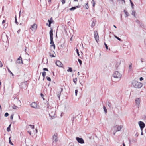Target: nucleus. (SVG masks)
<instances>
[{
    "label": "nucleus",
    "instance_id": "nucleus-1",
    "mask_svg": "<svg viewBox=\"0 0 146 146\" xmlns=\"http://www.w3.org/2000/svg\"><path fill=\"white\" fill-rule=\"evenodd\" d=\"M132 84L133 87L137 89H140L143 85L142 83L136 81H133Z\"/></svg>",
    "mask_w": 146,
    "mask_h": 146
},
{
    "label": "nucleus",
    "instance_id": "nucleus-2",
    "mask_svg": "<svg viewBox=\"0 0 146 146\" xmlns=\"http://www.w3.org/2000/svg\"><path fill=\"white\" fill-rule=\"evenodd\" d=\"M121 75L118 71H115L113 74V77L116 78H120L121 77Z\"/></svg>",
    "mask_w": 146,
    "mask_h": 146
},
{
    "label": "nucleus",
    "instance_id": "nucleus-3",
    "mask_svg": "<svg viewBox=\"0 0 146 146\" xmlns=\"http://www.w3.org/2000/svg\"><path fill=\"white\" fill-rule=\"evenodd\" d=\"M2 38L3 41L4 42H6L8 41V36L5 33H4L2 34Z\"/></svg>",
    "mask_w": 146,
    "mask_h": 146
},
{
    "label": "nucleus",
    "instance_id": "nucleus-4",
    "mask_svg": "<svg viewBox=\"0 0 146 146\" xmlns=\"http://www.w3.org/2000/svg\"><path fill=\"white\" fill-rule=\"evenodd\" d=\"M50 35V44H54L53 41V30L52 29H51V30L49 32Z\"/></svg>",
    "mask_w": 146,
    "mask_h": 146
},
{
    "label": "nucleus",
    "instance_id": "nucleus-5",
    "mask_svg": "<svg viewBox=\"0 0 146 146\" xmlns=\"http://www.w3.org/2000/svg\"><path fill=\"white\" fill-rule=\"evenodd\" d=\"M55 110L54 108H52V110H50L48 111L50 116L51 117H54L55 115Z\"/></svg>",
    "mask_w": 146,
    "mask_h": 146
},
{
    "label": "nucleus",
    "instance_id": "nucleus-6",
    "mask_svg": "<svg viewBox=\"0 0 146 146\" xmlns=\"http://www.w3.org/2000/svg\"><path fill=\"white\" fill-rule=\"evenodd\" d=\"M37 28V25L35 23L31 25V27L30 28V29L32 30L33 32H35L36 31Z\"/></svg>",
    "mask_w": 146,
    "mask_h": 146
},
{
    "label": "nucleus",
    "instance_id": "nucleus-7",
    "mask_svg": "<svg viewBox=\"0 0 146 146\" xmlns=\"http://www.w3.org/2000/svg\"><path fill=\"white\" fill-rule=\"evenodd\" d=\"M138 124L140 127L141 130L142 131L143 129L145 127L144 123L142 121H140L138 122Z\"/></svg>",
    "mask_w": 146,
    "mask_h": 146
},
{
    "label": "nucleus",
    "instance_id": "nucleus-8",
    "mask_svg": "<svg viewBox=\"0 0 146 146\" xmlns=\"http://www.w3.org/2000/svg\"><path fill=\"white\" fill-rule=\"evenodd\" d=\"M135 102L136 103V106L139 108L140 106V98H137L135 99Z\"/></svg>",
    "mask_w": 146,
    "mask_h": 146
},
{
    "label": "nucleus",
    "instance_id": "nucleus-9",
    "mask_svg": "<svg viewBox=\"0 0 146 146\" xmlns=\"http://www.w3.org/2000/svg\"><path fill=\"white\" fill-rule=\"evenodd\" d=\"M58 140L57 135L56 134H55L54 135L53 138V143H56Z\"/></svg>",
    "mask_w": 146,
    "mask_h": 146
},
{
    "label": "nucleus",
    "instance_id": "nucleus-10",
    "mask_svg": "<svg viewBox=\"0 0 146 146\" xmlns=\"http://www.w3.org/2000/svg\"><path fill=\"white\" fill-rule=\"evenodd\" d=\"M76 139L79 143L81 144H83L84 143V141L82 138H80L78 137H76Z\"/></svg>",
    "mask_w": 146,
    "mask_h": 146
},
{
    "label": "nucleus",
    "instance_id": "nucleus-11",
    "mask_svg": "<svg viewBox=\"0 0 146 146\" xmlns=\"http://www.w3.org/2000/svg\"><path fill=\"white\" fill-rule=\"evenodd\" d=\"M94 35L96 40L98 42V40H99V36L96 31L94 32Z\"/></svg>",
    "mask_w": 146,
    "mask_h": 146
},
{
    "label": "nucleus",
    "instance_id": "nucleus-12",
    "mask_svg": "<svg viewBox=\"0 0 146 146\" xmlns=\"http://www.w3.org/2000/svg\"><path fill=\"white\" fill-rule=\"evenodd\" d=\"M63 89L61 88L60 90H58L57 92L56 93V94L57 95L59 99H60V97L61 95V92L62 91Z\"/></svg>",
    "mask_w": 146,
    "mask_h": 146
},
{
    "label": "nucleus",
    "instance_id": "nucleus-13",
    "mask_svg": "<svg viewBox=\"0 0 146 146\" xmlns=\"http://www.w3.org/2000/svg\"><path fill=\"white\" fill-rule=\"evenodd\" d=\"M56 64L57 66L60 67H62L63 66L62 63L59 60L57 61Z\"/></svg>",
    "mask_w": 146,
    "mask_h": 146
},
{
    "label": "nucleus",
    "instance_id": "nucleus-14",
    "mask_svg": "<svg viewBox=\"0 0 146 146\" xmlns=\"http://www.w3.org/2000/svg\"><path fill=\"white\" fill-rule=\"evenodd\" d=\"M31 106L34 108H36L37 107L36 104L35 102H33L31 104Z\"/></svg>",
    "mask_w": 146,
    "mask_h": 146
},
{
    "label": "nucleus",
    "instance_id": "nucleus-15",
    "mask_svg": "<svg viewBox=\"0 0 146 146\" xmlns=\"http://www.w3.org/2000/svg\"><path fill=\"white\" fill-rule=\"evenodd\" d=\"M17 63L19 64L22 63V60L21 57L20 56L19 57L17 60Z\"/></svg>",
    "mask_w": 146,
    "mask_h": 146
},
{
    "label": "nucleus",
    "instance_id": "nucleus-16",
    "mask_svg": "<svg viewBox=\"0 0 146 146\" xmlns=\"http://www.w3.org/2000/svg\"><path fill=\"white\" fill-rule=\"evenodd\" d=\"M123 126L122 125H120L118 126L117 129V131H120L121 129L123 128Z\"/></svg>",
    "mask_w": 146,
    "mask_h": 146
},
{
    "label": "nucleus",
    "instance_id": "nucleus-17",
    "mask_svg": "<svg viewBox=\"0 0 146 146\" xmlns=\"http://www.w3.org/2000/svg\"><path fill=\"white\" fill-rule=\"evenodd\" d=\"M48 21L49 23L48 26L49 27H50L51 26L50 25H51V24L52 23V22L53 21L52 20V17H51L50 19V20H48Z\"/></svg>",
    "mask_w": 146,
    "mask_h": 146
},
{
    "label": "nucleus",
    "instance_id": "nucleus-18",
    "mask_svg": "<svg viewBox=\"0 0 146 146\" xmlns=\"http://www.w3.org/2000/svg\"><path fill=\"white\" fill-rule=\"evenodd\" d=\"M121 63V62L120 60H118L116 64V66L117 68L119 66L120 64Z\"/></svg>",
    "mask_w": 146,
    "mask_h": 146
},
{
    "label": "nucleus",
    "instance_id": "nucleus-19",
    "mask_svg": "<svg viewBox=\"0 0 146 146\" xmlns=\"http://www.w3.org/2000/svg\"><path fill=\"white\" fill-rule=\"evenodd\" d=\"M80 7H78V6H76V7H73L69 9L70 10V11H73L74 10L76 9V8H79Z\"/></svg>",
    "mask_w": 146,
    "mask_h": 146
},
{
    "label": "nucleus",
    "instance_id": "nucleus-20",
    "mask_svg": "<svg viewBox=\"0 0 146 146\" xmlns=\"http://www.w3.org/2000/svg\"><path fill=\"white\" fill-rule=\"evenodd\" d=\"M13 109L14 110H17L19 108L18 106H17L15 105H13L12 107Z\"/></svg>",
    "mask_w": 146,
    "mask_h": 146
},
{
    "label": "nucleus",
    "instance_id": "nucleus-21",
    "mask_svg": "<svg viewBox=\"0 0 146 146\" xmlns=\"http://www.w3.org/2000/svg\"><path fill=\"white\" fill-rule=\"evenodd\" d=\"M17 105L18 106H20L21 105V101L18 100H17Z\"/></svg>",
    "mask_w": 146,
    "mask_h": 146
},
{
    "label": "nucleus",
    "instance_id": "nucleus-22",
    "mask_svg": "<svg viewBox=\"0 0 146 146\" xmlns=\"http://www.w3.org/2000/svg\"><path fill=\"white\" fill-rule=\"evenodd\" d=\"M124 12L125 14L126 15V17H127L129 16V15L127 12V11H126V10H124Z\"/></svg>",
    "mask_w": 146,
    "mask_h": 146
},
{
    "label": "nucleus",
    "instance_id": "nucleus-23",
    "mask_svg": "<svg viewBox=\"0 0 146 146\" xmlns=\"http://www.w3.org/2000/svg\"><path fill=\"white\" fill-rule=\"evenodd\" d=\"M103 107L105 113H106L107 112L106 108L105 106H103Z\"/></svg>",
    "mask_w": 146,
    "mask_h": 146
},
{
    "label": "nucleus",
    "instance_id": "nucleus-24",
    "mask_svg": "<svg viewBox=\"0 0 146 146\" xmlns=\"http://www.w3.org/2000/svg\"><path fill=\"white\" fill-rule=\"evenodd\" d=\"M48 111L50 110H52V108H52L50 106H48Z\"/></svg>",
    "mask_w": 146,
    "mask_h": 146
},
{
    "label": "nucleus",
    "instance_id": "nucleus-25",
    "mask_svg": "<svg viewBox=\"0 0 146 146\" xmlns=\"http://www.w3.org/2000/svg\"><path fill=\"white\" fill-rule=\"evenodd\" d=\"M135 13H136L135 11L134 10H133L132 11L131 14L134 17H135Z\"/></svg>",
    "mask_w": 146,
    "mask_h": 146
},
{
    "label": "nucleus",
    "instance_id": "nucleus-26",
    "mask_svg": "<svg viewBox=\"0 0 146 146\" xmlns=\"http://www.w3.org/2000/svg\"><path fill=\"white\" fill-rule=\"evenodd\" d=\"M11 125V124L9 126V127L7 128V130L8 132H9L10 131V127Z\"/></svg>",
    "mask_w": 146,
    "mask_h": 146
},
{
    "label": "nucleus",
    "instance_id": "nucleus-27",
    "mask_svg": "<svg viewBox=\"0 0 146 146\" xmlns=\"http://www.w3.org/2000/svg\"><path fill=\"white\" fill-rule=\"evenodd\" d=\"M77 79L76 78H75L73 79V81L76 85V81H77Z\"/></svg>",
    "mask_w": 146,
    "mask_h": 146
},
{
    "label": "nucleus",
    "instance_id": "nucleus-28",
    "mask_svg": "<svg viewBox=\"0 0 146 146\" xmlns=\"http://www.w3.org/2000/svg\"><path fill=\"white\" fill-rule=\"evenodd\" d=\"M92 3L93 4V7H94L96 4V2L94 0H92Z\"/></svg>",
    "mask_w": 146,
    "mask_h": 146
},
{
    "label": "nucleus",
    "instance_id": "nucleus-29",
    "mask_svg": "<svg viewBox=\"0 0 146 146\" xmlns=\"http://www.w3.org/2000/svg\"><path fill=\"white\" fill-rule=\"evenodd\" d=\"M67 71L68 72H72V68L71 67H69V69L67 70Z\"/></svg>",
    "mask_w": 146,
    "mask_h": 146
},
{
    "label": "nucleus",
    "instance_id": "nucleus-30",
    "mask_svg": "<svg viewBox=\"0 0 146 146\" xmlns=\"http://www.w3.org/2000/svg\"><path fill=\"white\" fill-rule=\"evenodd\" d=\"M51 48L52 47L53 48V49L54 50L55 49V46L54 44H51Z\"/></svg>",
    "mask_w": 146,
    "mask_h": 146
},
{
    "label": "nucleus",
    "instance_id": "nucleus-31",
    "mask_svg": "<svg viewBox=\"0 0 146 146\" xmlns=\"http://www.w3.org/2000/svg\"><path fill=\"white\" fill-rule=\"evenodd\" d=\"M7 68L8 69V71L12 75V76H13V74L12 72L7 67Z\"/></svg>",
    "mask_w": 146,
    "mask_h": 146
},
{
    "label": "nucleus",
    "instance_id": "nucleus-32",
    "mask_svg": "<svg viewBox=\"0 0 146 146\" xmlns=\"http://www.w3.org/2000/svg\"><path fill=\"white\" fill-rule=\"evenodd\" d=\"M130 3H131V7L132 8H133V6L134 5L133 3L132 2V1H131V0H130Z\"/></svg>",
    "mask_w": 146,
    "mask_h": 146
},
{
    "label": "nucleus",
    "instance_id": "nucleus-33",
    "mask_svg": "<svg viewBox=\"0 0 146 146\" xmlns=\"http://www.w3.org/2000/svg\"><path fill=\"white\" fill-rule=\"evenodd\" d=\"M46 72H43L42 73V75L43 76L44 78L46 74Z\"/></svg>",
    "mask_w": 146,
    "mask_h": 146
},
{
    "label": "nucleus",
    "instance_id": "nucleus-34",
    "mask_svg": "<svg viewBox=\"0 0 146 146\" xmlns=\"http://www.w3.org/2000/svg\"><path fill=\"white\" fill-rule=\"evenodd\" d=\"M88 3H86V4L85 6V8L86 9H88Z\"/></svg>",
    "mask_w": 146,
    "mask_h": 146
},
{
    "label": "nucleus",
    "instance_id": "nucleus-35",
    "mask_svg": "<svg viewBox=\"0 0 146 146\" xmlns=\"http://www.w3.org/2000/svg\"><path fill=\"white\" fill-rule=\"evenodd\" d=\"M114 37L116 38H117V39H118V40H119V41H121V40L120 38H119L117 36H116V35H114Z\"/></svg>",
    "mask_w": 146,
    "mask_h": 146
},
{
    "label": "nucleus",
    "instance_id": "nucleus-36",
    "mask_svg": "<svg viewBox=\"0 0 146 146\" xmlns=\"http://www.w3.org/2000/svg\"><path fill=\"white\" fill-rule=\"evenodd\" d=\"M95 25V23L94 22H92V24L91 25V27H93Z\"/></svg>",
    "mask_w": 146,
    "mask_h": 146
},
{
    "label": "nucleus",
    "instance_id": "nucleus-37",
    "mask_svg": "<svg viewBox=\"0 0 146 146\" xmlns=\"http://www.w3.org/2000/svg\"><path fill=\"white\" fill-rule=\"evenodd\" d=\"M62 4H64L65 3V0H60Z\"/></svg>",
    "mask_w": 146,
    "mask_h": 146
},
{
    "label": "nucleus",
    "instance_id": "nucleus-38",
    "mask_svg": "<svg viewBox=\"0 0 146 146\" xmlns=\"http://www.w3.org/2000/svg\"><path fill=\"white\" fill-rule=\"evenodd\" d=\"M129 70L130 71L132 69V64H131L129 66Z\"/></svg>",
    "mask_w": 146,
    "mask_h": 146
},
{
    "label": "nucleus",
    "instance_id": "nucleus-39",
    "mask_svg": "<svg viewBox=\"0 0 146 146\" xmlns=\"http://www.w3.org/2000/svg\"><path fill=\"white\" fill-rule=\"evenodd\" d=\"M46 78H47V80L48 81H51V79H50V77H48L47 76V77H46Z\"/></svg>",
    "mask_w": 146,
    "mask_h": 146
},
{
    "label": "nucleus",
    "instance_id": "nucleus-40",
    "mask_svg": "<svg viewBox=\"0 0 146 146\" xmlns=\"http://www.w3.org/2000/svg\"><path fill=\"white\" fill-rule=\"evenodd\" d=\"M49 54H50V56L51 57H55V56H54L53 54H51V53H50Z\"/></svg>",
    "mask_w": 146,
    "mask_h": 146
},
{
    "label": "nucleus",
    "instance_id": "nucleus-41",
    "mask_svg": "<svg viewBox=\"0 0 146 146\" xmlns=\"http://www.w3.org/2000/svg\"><path fill=\"white\" fill-rule=\"evenodd\" d=\"M29 126L32 129H33L34 128V126L33 125H29Z\"/></svg>",
    "mask_w": 146,
    "mask_h": 146
},
{
    "label": "nucleus",
    "instance_id": "nucleus-42",
    "mask_svg": "<svg viewBox=\"0 0 146 146\" xmlns=\"http://www.w3.org/2000/svg\"><path fill=\"white\" fill-rule=\"evenodd\" d=\"M78 61L79 62L80 64V65H81V64H82V62L81 60L80 59H78Z\"/></svg>",
    "mask_w": 146,
    "mask_h": 146
},
{
    "label": "nucleus",
    "instance_id": "nucleus-43",
    "mask_svg": "<svg viewBox=\"0 0 146 146\" xmlns=\"http://www.w3.org/2000/svg\"><path fill=\"white\" fill-rule=\"evenodd\" d=\"M13 115H14L13 114H12L11 115V116H10V118L11 119H13Z\"/></svg>",
    "mask_w": 146,
    "mask_h": 146
},
{
    "label": "nucleus",
    "instance_id": "nucleus-44",
    "mask_svg": "<svg viewBox=\"0 0 146 146\" xmlns=\"http://www.w3.org/2000/svg\"><path fill=\"white\" fill-rule=\"evenodd\" d=\"M78 92V90L76 89V90H75V95L76 96H77V95Z\"/></svg>",
    "mask_w": 146,
    "mask_h": 146
},
{
    "label": "nucleus",
    "instance_id": "nucleus-45",
    "mask_svg": "<svg viewBox=\"0 0 146 146\" xmlns=\"http://www.w3.org/2000/svg\"><path fill=\"white\" fill-rule=\"evenodd\" d=\"M104 45L105 46L106 48L107 49H108V46H107V44L105 43H104Z\"/></svg>",
    "mask_w": 146,
    "mask_h": 146
},
{
    "label": "nucleus",
    "instance_id": "nucleus-46",
    "mask_svg": "<svg viewBox=\"0 0 146 146\" xmlns=\"http://www.w3.org/2000/svg\"><path fill=\"white\" fill-rule=\"evenodd\" d=\"M4 115L6 117H7L9 115V114L7 113H5Z\"/></svg>",
    "mask_w": 146,
    "mask_h": 146
},
{
    "label": "nucleus",
    "instance_id": "nucleus-47",
    "mask_svg": "<svg viewBox=\"0 0 146 146\" xmlns=\"http://www.w3.org/2000/svg\"><path fill=\"white\" fill-rule=\"evenodd\" d=\"M108 106L110 108L111 106V104H110V102H108Z\"/></svg>",
    "mask_w": 146,
    "mask_h": 146
},
{
    "label": "nucleus",
    "instance_id": "nucleus-48",
    "mask_svg": "<svg viewBox=\"0 0 146 146\" xmlns=\"http://www.w3.org/2000/svg\"><path fill=\"white\" fill-rule=\"evenodd\" d=\"M34 132L35 133H37L38 131L36 129H35Z\"/></svg>",
    "mask_w": 146,
    "mask_h": 146
},
{
    "label": "nucleus",
    "instance_id": "nucleus-49",
    "mask_svg": "<svg viewBox=\"0 0 146 146\" xmlns=\"http://www.w3.org/2000/svg\"><path fill=\"white\" fill-rule=\"evenodd\" d=\"M76 52H77L78 56H79L80 54H79V53L78 52V49H76Z\"/></svg>",
    "mask_w": 146,
    "mask_h": 146
},
{
    "label": "nucleus",
    "instance_id": "nucleus-50",
    "mask_svg": "<svg viewBox=\"0 0 146 146\" xmlns=\"http://www.w3.org/2000/svg\"><path fill=\"white\" fill-rule=\"evenodd\" d=\"M9 143L12 145H13L10 140V137L9 138Z\"/></svg>",
    "mask_w": 146,
    "mask_h": 146
},
{
    "label": "nucleus",
    "instance_id": "nucleus-51",
    "mask_svg": "<svg viewBox=\"0 0 146 146\" xmlns=\"http://www.w3.org/2000/svg\"><path fill=\"white\" fill-rule=\"evenodd\" d=\"M43 70L44 71H48V69L46 68H43Z\"/></svg>",
    "mask_w": 146,
    "mask_h": 146
},
{
    "label": "nucleus",
    "instance_id": "nucleus-52",
    "mask_svg": "<svg viewBox=\"0 0 146 146\" xmlns=\"http://www.w3.org/2000/svg\"><path fill=\"white\" fill-rule=\"evenodd\" d=\"M15 22L16 24H18V22L17 21V19H16V16H15Z\"/></svg>",
    "mask_w": 146,
    "mask_h": 146
},
{
    "label": "nucleus",
    "instance_id": "nucleus-53",
    "mask_svg": "<svg viewBox=\"0 0 146 146\" xmlns=\"http://www.w3.org/2000/svg\"><path fill=\"white\" fill-rule=\"evenodd\" d=\"M3 66V64L1 61H0V67H2Z\"/></svg>",
    "mask_w": 146,
    "mask_h": 146
},
{
    "label": "nucleus",
    "instance_id": "nucleus-54",
    "mask_svg": "<svg viewBox=\"0 0 146 146\" xmlns=\"http://www.w3.org/2000/svg\"><path fill=\"white\" fill-rule=\"evenodd\" d=\"M41 96L43 98V99L44 100V98H43V95L42 93L41 94Z\"/></svg>",
    "mask_w": 146,
    "mask_h": 146
},
{
    "label": "nucleus",
    "instance_id": "nucleus-55",
    "mask_svg": "<svg viewBox=\"0 0 146 146\" xmlns=\"http://www.w3.org/2000/svg\"><path fill=\"white\" fill-rule=\"evenodd\" d=\"M139 79L140 81H141L143 80V78L142 77H141Z\"/></svg>",
    "mask_w": 146,
    "mask_h": 146
},
{
    "label": "nucleus",
    "instance_id": "nucleus-56",
    "mask_svg": "<svg viewBox=\"0 0 146 146\" xmlns=\"http://www.w3.org/2000/svg\"><path fill=\"white\" fill-rule=\"evenodd\" d=\"M17 117H18V119H19V120H20V116L19 115H17Z\"/></svg>",
    "mask_w": 146,
    "mask_h": 146
},
{
    "label": "nucleus",
    "instance_id": "nucleus-57",
    "mask_svg": "<svg viewBox=\"0 0 146 146\" xmlns=\"http://www.w3.org/2000/svg\"><path fill=\"white\" fill-rule=\"evenodd\" d=\"M5 22V20H3L2 21V24H3Z\"/></svg>",
    "mask_w": 146,
    "mask_h": 146
},
{
    "label": "nucleus",
    "instance_id": "nucleus-58",
    "mask_svg": "<svg viewBox=\"0 0 146 146\" xmlns=\"http://www.w3.org/2000/svg\"><path fill=\"white\" fill-rule=\"evenodd\" d=\"M28 133L30 135H31V131H28Z\"/></svg>",
    "mask_w": 146,
    "mask_h": 146
},
{
    "label": "nucleus",
    "instance_id": "nucleus-59",
    "mask_svg": "<svg viewBox=\"0 0 146 146\" xmlns=\"http://www.w3.org/2000/svg\"><path fill=\"white\" fill-rule=\"evenodd\" d=\"M64 44H61V46H61L62 47V48H63V47H64Z\"/></svg>",
    "mask_w": 146,
    "mask_h": 146
},
{
    "label": "nucleus",
    "instance_id": "nucleus-60",
    "mask_svg": "<svg viewBox=\"0 0 146 146\" xmlns=\"http://www.w3.org/2000/svg\"><path fill=\"white\" fill-rule=\"evenodd\" d=\"M141 135H143V131H141Z\"/></svg>",
    "mask_w": 146,
    "mask_h": 146
},
{
    "label": "nucleus",
    "instance_id": "nucleus-61",
    "mask_svg": "<svg viewBox=\"0 0 146 146\" xmlns=\"http://www.w3.org/2000/svg\"><path fill=\"white\" fill-rule=\"evenodd\" d=\"M74 1H77L78 2V0H73Z\"/></svg>",
    "mask_w": 146,
    "mask_h": 146
},
{
    "label": "nucleus",
    "instance_id": "nucleus-62",
    "mask_svg": "<svg viewBox=\"0 0 146 146\" xmlns=\"http://www.w3.org/2000/svg\"><path fill=\"white\" fill-rule=\"evenodd\" d=\"M20 31V30H18V31H17V32L18 33H19V31Z\"/></svg>",
    "mask_w": 146,
    "mask_h": 146
},
{
    "label": "nucleus",
    "instance_id": "nucleus-63",
    "mask_svg": "<svg viewBox=\"0 0 146 146\" xmlns=\"http://www.w3.org/2000/svg\"><path fill=\"white\" fill-rule=\"evenodd\" d=\"M113 27L116 28H117V27L115 25H114Z\"/></svg>",
    "mask_w": 146,
    "mask_h": 146
},
{
    "label": "nucleus",
    "instance_id": "nucleus-64",
    "mask_svg": "<svg viewBox=\"0 0 146 146\" xmlns=\"http://www.w3.org/2000/svg\"><path fill=\"white\" fill-rule=\"evenodd\" d=\"M123 146H125V144L124 143H123Z\"/></svg>",
    "mask_w": 146,
    "mask_h": 146
}]
</instances>
